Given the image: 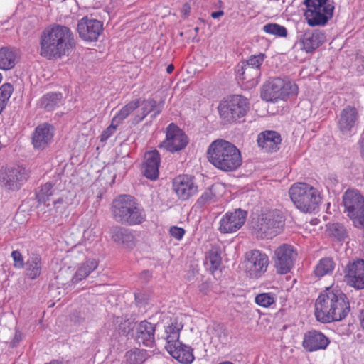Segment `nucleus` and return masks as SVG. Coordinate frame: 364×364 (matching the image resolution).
Listing matches in <instances>:
<instances>
[{"label": "nucleus", "mask_w": 364, "mask_h": 364, "mask_svg": "<svg viewBox=\"0 0 364 364\" xmlns=\"http://www.w3.org/2000/svg\"><path fill=\"white\" fill-rule=\"evenodd\" d=\"M250 109L247 98L241 95H232L222 101L218 112L222 119L228 122H235L244 117Z\"/></svg>", "instance_id": "nucleus-7"}, {"label": "nucleus", "mask_w": 364, "mask_h": 364, "mask_svg": "<svg viewBox=\"0 0 364 364\" xmlns=\"http://www.w3.org/2000/svg\"><path fill=\"white\" fill-rule=\"evenodd\" d=\"M329 343V338L321 331L316 330L305 333L302 341V346L308 352L325 350Z\"/></svg>", "instance_id": "nucleus-21"}, {"label": "nucleus", "mask_w": 364, "mask_h": 364, "mask_svg": "<svg viewBox=\"0 0 364 364\" xmlns=\"http://www.w3.org/2000/svg\"><path fill=\"white\" fill-rule=\"evenodd\" d=\"M53 195V185L51 183H46L41 186L39 191L36 193V198L39 203H45L49 200Z\"/></svg>", "instance_id": "nucleus-43"}, {"label": "nucleus", "mask_w": 364, "mask_h": 364, "mask_svg": "<svg viewBox=\"0 0 364 364\" xmlns=\"http://www.w3.org/2000/svg\"><path fill=\"white\" fill-rule=\"evenodd\" d=\"M16 54L8 47H2L0 48V69L10 70L15 66Z\"/></svg>", "instance_id": "nucleus-34"}, {"label": "nucleus", "mask_w": 364, "mask_h": 364, "mask_svg": "<svg viewBox=\"0 0 364 364\" xmlns=\"http://www.w3.org/2000/svg\"><path fill=\"white\" fill-rule=\"evenodd\" d=\"M136 341L139 343H142L146 347H151L155 343V326L150 322L144 320L137 324Z\"/></svg>", "instance_id": "nucleus-23"}, {"label": "nucleus", "mask_w": 364, "mask_h": 364, "mask_svg": "<svg viewBox=\"0 0 364 364\" xmlns=\"http://www.w3.org/2000/svg\"><path fill=\"white\" fill-rule=\"evenodd\" d=\"M148 357L147 350L138 348L129 350L124 355L127 364H143Z\"/></svg>", "instance_id": "nucleus-33"}, {"label": "nucleus", "mask_w": 364, "mask_h": 364, "mask_svg": "<svg viewBox=\"0 0 364 364\" xmlns=\"http://www.w3.org/2000/svg\"><path fill=\"white\" fill-rule=\"evenodd\" d=\"M224 15V11L222 10L218 11H213L211 13L210 16L213 18L216 19Z\"/></svg>", "instance_id": "nucleus-49"}, {"label": "nucleus", "mask_w": 364, "mask_h": 364, "mask_svg": "<svg viewBox=\"0 0 364 364\" xmlns=\"http://www.w3.org/2000/svg\"><path fill=\"white\" fill-rule=\"evenodd\" d=\"M168 232L173 238L181 241L186 234V230L183 228L173 225L169 228Z\"/></svg>", "instance_id": "nucleus-47"}, {"label": "nucleus", "mask_w": 364, "mask_h": 364, "mask_svg": "<svg viewBox=\"0 0 364 364\" xmlns=\"http://www.w3.org/2000/svg\"><path fill=\"white\" fill-rule=\"evenodd\" d=\"M102 21L85 16L77 22V31L80 38L86 42H95L103 32Z\"/></svg>", "instance_id": "nucleus-16"}, {"label": "nucleus", "mask_w": 364, "mask_h": 364, "mask_svg": "<svg viewBox=\"0 0 364 364\" xmlns=\"http://www.w3.org/2000/svg\"><path fill=\"white\" fill-rule=\"evenodd\" d=\"M245 269L251 278H259L267 270L269 259L267 255L259 250H252L245 255Z\"/></svg>", "instance_id": "nucleus-13"}, {"label": "nucleus", "mask_w": 364, "mask_h": 364, "mask_svg": "<svg viewBox=\"0 0 364 364\" xmlns=\"http://www.w3.org/2000/svg\"><path fill=\"white\" fill-rule=\"evenodd\" d=\"M13 92L14 87L10 83H4L0 87V114L5 109Z\"/></svg>", "instance_id": "nucleus-38"}, {"label": "nucleus", "mask_w": 364, "mask_h": 364, "mask_svg": "<svg viewBox=\"0 0 364 364\" xmlns=\"http://www.w3.org/2000/svg\"><path fill=\"white\" fill-rule=\"evenodd\" d=\"M54 136V128L48 123L37 126L31 136V144L36 150L46 149L52 143Z\"/></svg>", "instance_id": "nucleus-19"}, {"label": "nucleus", "mask_w": 364, "mask_h": 364, "mask_svg": "<svg viewBox=\"0 0 364 364\" xmlns=\"http://www.w3.org/2000/svg\"><path fill=\"white\" fill-rule=\"evenodd\" d=\"M360 154L364 157V139L360 141Z\"/></svg>", "instance_id": "nucleus-53"}, {"label": "nucleus", "mask_w": 364, "mask_h": 364, "mask_svg": "<svg viewBox=\"0 0 364 364\" xmlns=\"http://www.w3.org/2000/svg\"><path fill=\"white\" fill-rule=\"evenodd\" d=\"M40 45L41 55L51 60L69 55L75 49L76 42L70 28L53 24L42 32Z\"/></svg>", "instance_id": "nucleus-1"}, {"label": "nucleus", "mask_w": 364, "mask_h": 364, "mask_svg": "<svg viewBox=\"0 0 364 364\" xmlns=\"http://www.w3.org/2000/svg\"><path fill=\"white\" fill-rule=\"evenodd\" d=\"M264 59V54L252 55L247 61V64L241 68L240 75L243 80L252 81L259 75V70Z\"/></svg>", "instance_id": "nucleus-25"}, {"label": "nucleus", "mask_w": 364, "mask_h": 364, "mask_svg": "<svg viewBox=\"0 0 364 364\" xmlns=\"http://www.w3.org/2000/svg\"><path fill=\"white\" fill-rule=\"evenodd\" d=\"M281 135L272 130H266L261 132L257 136L258 146L265 152H275L279 149L281 144Z\"/></svg>", "instance_id": "nucleus-22"}, {"label": "nucleus", "mask_w": 364, "mask_h": 364, "mask_svg": "<svg viewBox=\"0 0 364 364\" xmlns=\"http://www.w3.org/2000/svg\"><path fill=\"white\" fill-rule=\"evenodd\" d=\"M114 321L116 323H119V333L126 336L130 335L132 333L135 326H137L136 323H134L132 321H130L129 319L122 321V318L119 317H117Z\"/></svg>", "instance_id": "nucleus-42"}, {"label": "nucleus", "mask_w": 364, "mask_h": 364, "mask_svg": "<svg viewBox=\"0 0 364 364\" xmlns=\"http://www.w3.org/2000/svg\"><path fill=\"white\" fill-rule=\"evenodd\" d=\"M328 231L331 235L339 241H343L347 237V231L344 226L339 223H333L329 225Z\"/></svg>", "instance_id": "nucleus-44"}, {"label": "nucleus", "mask_w": 364, "mask_h": 364, "mask_svg": "<svg viewBox=\"0 0 364 364\" xmlns=\"http://www.w3.org/2000/svg\"><path fill=\"white\" fill-rule=\"evenodd\" d=\"M183 328V322L177 317L171 318L170 323L166 327V346H170L178 343L180 333Z\"/></svg>", "instance_id": "nucleus-28"}, {"label": "nucleus", "mask_w": 364, "mask_h": 364, "mask_svg": "<svg viewBox=\"0 0 364 364\" xmlns=\"http://www.w3.org/2000/svg\"><path fill=\"white\" fill-rule=\"evenodd\" d=\"M98 267V262L95 259H87L82 263L75 272L73 279L79 282L85 279Z\"/></svg>", "instance_id": "nucleus-32"}, {"label": "nucleus", "mask_w": 364, "mask_h": 364, "mask_svg": "<svg viewBox=\"0 0 364 364\" xmlns=\"http://www.w3.org/2000/svg\"><path fill=\"white\" fill-rule=\"evenodd\" d=\"M326 41L325 33L319 30H306L300 36L299 45L306 53H312Z\"/></svg>", "instance_id": "nucleus-20"}, {"label": "nucleus", "mask_w": 364, "mask_h": 364, "mask_svg": "<svg viewBox=\"0 0 364 364\" xmlns=\"http://www.w3.org/2000/svg\"><path fill=\"white\" fill-rule=\"evenodd\" d=\"M336 262L331 257H324L318 260L314 267V273L316 277H323L333 274Z\"/></svg>", "instance_id": "nucleus-31"}, {"label": "nucleus", "mask_w": 364, "mask_h": 364, "mask_svg": "<svg viewBox=\"0 0 364 364\" xmlns=\"http://www.w3.org/2000/svg\"><path fill=\"white\" fill-rule=\"evenodd\" d=\"M62 98L61 93L49 92L41 97L38 106L45 111H53L61 104Z\"/></svg>", "instance_id": "nucleus-30"}, {"label": "nucleus", "mask_w": 364, "mask_h": 364, "mask_svg": "<svg viewBox=\"0 0 364 364\" xmlns=\"http://www.w3.org/2000/svg\"><path fill=\"white\" fill-rule=\"evenodd\" d=\"M283 225L282 213L278 210H268L259 215L254 228L258 237L272 238L279 232Z\"/></svg>", "instance_id": "nucleus-10"}, {"label": "nucleus", "mask_w": 364, "mask_h": 364, "mask_svg": "<svg viewBox=\"0 0 364 364\" xmlns=\"http://www.w3.org/2000/svg\"><path fill=\"white\" fill-rule=\"evenodd\" d=\"M3 80V76H2V74L0 73V83Z\"/></svg>", "instance_id": "nucleus-57"}, {"label": "nucleus", "mask_w": 364, "mask_h": 364, "mask_svg": "<svg viewBox=\"0 0 364 364\" xmlns=\"http://www.w3.org/2000/svg\"><path fill=\"white\" fill-rule=\"evenodd\" d=\"M151 276V272L149 270H144L141 273V277H144L147 279H150Z\"/></svg>", "instance_id": "nucleus-51"}, {"label": "nucleus", "mask_w": 364, "mask_h": 364, "mask_svg": "<svg viewBox=\"0 0 364 364\" xmlns=\"http://www.w3.org/2000/svg\"><path fill=\"white\" fill-rule=\"evenodd\" d=\"M246 216L247 212L241 209L227 212L219 222L218 230L225 234L237 232L244 225Z\"/></svg>", "instance_id": "nucleus-18"}, {"label": "nucleus", "mask_w": 364, "mask_h": 364, "mask_svg": "<svg viewBox=\"0 0 364 364\" xmlns=\"http://www.w3.org/2000/svg\"><path fill=\"white\" fill-rule=\"evenodd\" d=\"M298 92L299 87L295 82L287 77H274L263 85L260 96L267 102H277L296 96Z\"/></svg>", "instance_id": "nucleus-6"}, {"label": "nucleus", "mask_w": 364, "mask_h": 364, "mask_svg": "<svg viewBox=\"0 0 364 364\" xmlns=\"http://www.w3.org/2000/svg\"><path fill=\"white\" fill-rule=\"evenodd\" d=\"M358 113L355 107L347 106L341 112L338 126L342 132H347L355 126Z\"/></svg>", "instance_id": "nucleus-27"}, {"label": "nucleus", "mask_w": 364, "mask_h": 364, "mask_svg": "<svg viewBox=\"0 0 364 364\" xmlns=\"http://www.w3.org/2000/svg\"><path fill=\"white\" fill-rule=\"evenodd\" d=\"M206 154L209 163L223 172L235 171L242 164L240 150L232 143L223 139L212 141Z\"/></svg>", "instance_id": "nucleus-3"}, {"label": "nucleus", "mask_w": 364, "mask_h": 364, "mask_svg": "<svg viewBox=\"0 0 364 364\" xmlns=\"http://www.w3.org/2000/svg\"><path fill=\"white\" fill-rule=\"evenodd\" d=\"M218 364H233V363L230 361H224V362H221Z\"/></svg>", "instance_id": "nucleus-56"}, {"label": "nucleus", "mask_w": 364, "mask_h": 364, "mask_svg": "<svg viewBox=\"0 0 364 364\" xmlns=\"http://www.w3.org/2000/svg\"><path fill=\"white\" fill-rule=\"evenodd\" d=\"M119 124V123H117V121H114V118H112L111 124L102 132L100 135V141H106L116 132L117 128Z\"/></svg>", "instance_id": "nucleus-45"}, {"label": "nucleus", "mask_w": 364, "mask_h": 364, "mask_svg": "<svg viewBox=\"0 0 364 364\" xmlns=\"http://www.w3.org/2000/svg\"><path fill=\"white\" fill-rule=\"evenodd\" d=\"M191 11V7H190V5L188 4H184L183 6V14L187 16L189 14Z\"/></svg>", "instance_id": "nucleus-50"}, {"label": "nucleus", "mask_w": 364, "mask_h": 364, "mask_svg": "<svg viewBox=\"0 0 364 364\" xmlns=\"http://www.w3.org/2000/svg\"><path fill=\"white\" fill-rule=\"evenodd\" d=\"M342 202L344 213L352 220L357 228H364V196L355 188L347 189L343 196Z\"/></svg>", "instance_id": "nucleus-8"}, {"label": "nucleus", "mask_w": 364, "mask_h": 364, "mask_svg": "<svg viewBox=\"0 0 364 364\" xmlns=\"http://www.w3.org/2000/svg\"><path fill=\"white\" fill-rule=\"evenodd\" d=\"M360 323H361L363 328H364V310L363 311H361V313H360Z\"/></svg>", "instance_id": "nucleus-54"}, {"label": "nucleus", "mask_w": 364, "mask_h": 364, "mask_svg": "<svg viewBox=\"0 0 364 364\" xmlns=\"http://www.w3.org/2000/svg\"><path fill=\"white\" fill-rule=\"evenodd\" d=\"M350 309L349 301L344 293L337 288L327 287L316 300L314 315L318 321L329 323L343 320Z\"/></svg>", "instance_id": "nucleus-2"}, {"label": "nucleus", "mask_w": 364, "mask_h": 364, "mask_svg": "<svg viewBox=\"0 0 364 364\" xmlns=\"http://www.w3.org/2000/svg\"><path fill=\"white\" fill-rule=\"evenodd\" d=\"M63 198H59V199H58V200L54 203V204H56V203H63Z\"/></svg>", "instance_id": "nucleus-55"}, {"label": "nucleus", "mask_w": 364, "mask_h": 364, "mask_svg": "<svg viewBox=\"0 0 364 364\" xmlns=\"http://www.w3.org/2000/svg\"><path fill=\"white\" fill-rule=\"evenodd\" d=\"M289 194L296 208L306 213L314 212L321 201L318 191L306 183H294Z\"/></svg>", "instance_id": "nucleus-5"}, {"label": "nucleus", "mask_w": 364, "mask_h": 364, "mask_svg": "<svg viewBox=\"0 0 364 364\" xmlns=\"http://www.w3.org/2000/svg\"><path fill=\"white\" fill-rule=\"evenodd\" d=\"M264 33L277 37L285 38L287 36V30L284 26L275 23H267L263 26Z\"/></svg>", "instance_id": "nucleus-39"}, {"label": "nucleus", "mask_w": 364, "mask_h": 364, "mask_svg": "<svg viewBox=\"0 0 364 364\" xmlns=\"http://www.w3.org/2000/svg\"><path fill=\"white\" fill-rule=\"evenodd\" d=\"M215 196L213 193L211 189L205 191L198 198V203L200 205H204L205 203H210L214 200Z\"/></svg>", "instance_id": "nucleus-48"}, {"label": "nucleus", "mask_w": 364, "mask_h": 364, "mask_svg": "<svg viewBox=\"0 0 364 364\" xmlns=\"http://www.w3.org/2000/svg\"><path fill=\"white\" fill-rule=\"evenodd\" d=\"M30 178V171L21 165L8 166L0 170V183L9 191H18Z\"/></svg>", "instance_id": "nucleus-11"}, {"label": "nucleus", "mask_w": 364, "mask_h": 364, "mask_svg": "<svg viewBox=\"0 0 364 364\" xmlns=\"http://www.w3.org/2000/svg\"><path fill=\"white\" fill-rule=\"evenodd\" d=\"M144 175L149 179L156 180L159 177L160 155L156 150L149 151L145 155Z\"/></svg>", "instance_id": "nucleus-26"}, {"label": "nucleus", "mask_w": 364, "mask_h": 364, "mask_svg": "<svg viewBox=\"0 0 364 364\" xmlns=\"http://www.w3.org/2000/svg\"><path fill=\"white\" fill-rule=\"evenodd\" d=\"M112 213L114 220L122 224L139 225L146 220L144 210L129 195H121L116 198L112 202Z\"/></svg>", "instance_id": "nucleus-4"}, {"label": "nucleus", "mask_w": 364, "mask_h": 364, "mask_svg": "<svg viewBox=\"0 0 364 364\" xmlns=\"http://www.w3.org/2000/svg\"><path fill=\"white\" fill-rule=\"evenodd\" d=\"M255 302L263 308H269L276 302L275 294L271 292L260 293L255 297Z\"/></svg>", "instance_id": "nucleus-40"}, {"label": "nucleus", "mask_w": 364, "mask_h": 364, "mask_svg": "<svg viewBox=\"0 0 364 364\" xmlns=\"http://www.w3.org/2000/svg\"><path fill=\"white\" fill-rule=\"evenodd\" d=\"M156 106V102L154 99L144 100L141 113L134 117L136 122H141Z\"/></svg>", "instance_id": "nucleus-41"}, {"label": "nucleus", "mask_w": 364, "mask_h": 364, "mask_svg": "<svg viewBox=\"0 0 364 364\" xmlns=\"http://www.w3.org/2000/svg\"><path fill=\"white\" fill-rule=\"evenodd\" d=\"M14 261V267L16 269H22L25 266L24 259L18 250H14L11 255Z\"/></svg>", "instance_id": "nucleus-46"}, {"label": "nucleus", "mask_w": 364, "mask_h": 364, "mask_svg": "<svg viewBox=\"0 0 364 364\" xmlns=\"http://www.w3.org/2000/svg\"><path fill=\"white\" fill-rule=\"evenodd\" d=\"M188 142L186 134L175 124L171 123L166 128V139L161 142L160 147L174 153L183 149Z\"/></svg>", "instance_id": "nucleus-15"}, {"label": "nucleus", "mask_w": 364, "mask_h": 364, "mask_svg": "<svg viewBox=\"0 0 364 364\" xmlns=\"http://www.w3.org/2000/svg\"><path fill=\"white\" fill-rule=\"evenodd\" d=\"M343 272L344 281L349 287L358 290L364 289V259L350 261Z\"/></svg>", "instance_id": "nucleus-17"}, {"label": "nucleus", "mask_w": 364, "mask_h": 364, "mask_svg": "<svg viewBox=\"0 0 364 364\" xmlns=\"http://www.w3.org/2000/svg\"><path fill=\"white\" fill-rule=\"evenodd\" d=\"M42 259L39 254L33 253L26 262V273L28 278L35 279L41 274Z\"/></svg>", "instance_id": "nucleus-29"}, {"label": "nucleus", "mask_w": 364, "mask_h": 364, "mask_svg": "<svg viewBox=\"0 0 364 364\" xmlns=\"http://www.w3.org/2000/svg\"><path fill=\"white\" fill-rule=\"evenodd\" d=\"M173 70H174V66H173V64H170V65H168L167 66V68H166V72H167V73H168V74L172 73H173Z\"/></svg>", "instance_id": "nucleus-52"}, {"label": "nucleus", "mask_w": 364, "mask_h": 364, "mask_svg": "<svg viewBox=\"0 0 364 364\" xmlns=\"http://www.w3.org/2000/svg\"><path fill=\"white\" fill-rule=\"evenodd\" d=\"M172 189L181 200H188L199 191L195 177L188 174L176 176L172 182Z\"/></svg>", "instance_id": "nucleus-14"}, {"label": "nucleus", "mask_w": 364, "mask_h": 364, "mask_svg": "<svg viewBox=\"0 0 364 364\" xmlns=\"http://www.w3.org/2000/svg\"><path fill=\"white\" fill-rule=\"evenodd\" d=\"M166 349L173 358L181 363L191 364L194 360L193 349L181 341L177 344L166 346Z\"/></svg>", "instance_id": "nucleus-24"}, {"label": "nucleus", "mask_w": 364, "mask_h": 364, "mask_svg": "<svg viewBox=\"0 0 364 364\" xmlns=\"http://www.w3.org/2000/svg\"><path fill=\"white\" fill-rule=\"evenodd\" d=\"M297 257L295 248L288 244H283L274 250L272 257L277 273L284 274L291 271Z\"/></svg>", "instance_id": "nucleus-12"}, {"label": "nucleus", "mask_w": 364, "mask_h": 364, "mask_svg": "<svg viewBox=\"0 0 364 364\" xmlns=\"http://www.w3.org/2000/svg\"><path fill=\"white\" fill-rule=\"evenodd\" d=\"M141 104L140 99H136L130 101L116 114L113 117L114 121H117V123L121 124L125 119H127L134 110L139 107Z\"/></svg>", "instance_id": "nucleus-35"}, {"label": "nucleus", "mask_w": 364, "mask_h": 364, "mask_svg": "<svg viewBox=\"0 0 364 364\" xmlns=\"http://www.w3.org/2000/svg\"><path fill=\"white\" fill-rule=\"evenodd\" d=\"M304 17L311 26H324L333 16L334 6L328 0H304Z\"/></svg>", "instance_id": "nucleus-9"}, {"label": "nucleus", "mask_w": 364, "mask_h": 364, "mask_svg": "<svg viewBox=\"0 0 364 364\" xmlns=\"http://www.w3.org/2000/svg\"><path fill=\"white\" fill-rule=\"evenodd\" d=\"M112 239L118 243H124L128 242L132 237L128 231L123 228L114 226L110 230Z\"/></svg>", "instance_id": "nucleus-37"}, {"label": "nucleus", "mask_w": 364, "mask_h": 364, "mask_svg": "<svg viewBox=\"0 0 364 364\" xmlns=\"http://www.w3.org/2000/svg\"><path fill=\"white\" fill-rule=\"evenodd\" d=\"M206 259L210 264V271L212 274L218 270L221 264L220 252L218 247H213L207 253Z\"/></svg>", "instance_id": "nucleus-36"}]
</instances>
